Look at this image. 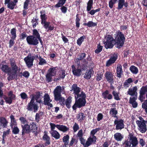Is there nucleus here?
<instances>
[{
	"mask_svg": "<svg viewBox=\"0 0 147 147\" xmlns=\"http://www.w3.org/2000/svg\"><path fill=\"white\" fill-rule=\"evenodd\" d=\"M118 113L117 110L115 108H111L109 111V114L111 115L112 117L114 118H118L116 116Z\"/></svg>",
	"mask_w": 147,
	"mask_h": 147,
	"instance_id": "37",
	"label": "nucleus"
},
{
	"mask_svg": "<svg viewBox=\"0 0 147 147\" xmlns=\"http://www.w3.org/2000/svg\"><path fill=\"white\" fill-rule=\"evenodd\" d=\"M27 42L28 44L33 46H36L39 43L37 38L34 35H29L27 36L26 38Z\"/></svg>",
	"mask_w": 147,
	"mask_h": 147,
	"instance_id": "9",
	"label": "nucleus"
},
{
	"mask_svg": "<svg viewBox=\"0 0 147 147\" xmlns=\"http://www.w3.org/2000/svg\"><path fill=\"white\" fill-rule=\"evenodd\" d=\"M146 92H147L142 87L141 88L140 91V95L138 99L141 102L144 101V99L145 98V94Z\"/></svg>",
	"mask_w": 147,
	"mask_h": 147,
	"instance_id": "26",
	"label": "nucleus"
},
{
	"mask_svg": "<svg viewBox=\"0 0 147 147\" xmlns=\"http://www.w3.org/2000/svg\"><path fill=\"white\" fill-rule=\"evenodd\" d=\"M109 92V90H106L102 93V95L104 98L108 100H111L113 99V95Z\"/></svg>",
	"mask_w": 147,
	"mask_h": 147,
	"instance_id": "27",
	"label": "nucleus"
},
{
	"mask_svg": "<svg viewBox=\"0 0 147 147\" xmlns=\"http://www.w3.org/2000/svg\"><path fill=\"white\" fill-rule=\"evenodd\" d=\"M118 54L117 53H114L110 56V57L106 62V66L109 67L112 64L114 63L117 59Z\"/></svg>",
	"mask_w": 147,
	"mask_h": 147,
	"instance_id": "12",
	"label": "nucleus"
},
{
	"mask_svg": "<svg viewBox=\"0 0 147 147\" xmlns=\"http://www.w3.org/2000/svg\"><path fill=\"white\" fill-rule=\"evenodd\" d=\"M52 100L50 99L49 95L48 94H45L44 96V104L46 105L47 103L51 102Z\"/></svg>",
	"mask_w": 147,
	"mask_h": 147,
	"instance_id": "41",
	"label": "nucleus"
},
{
	"mask_svg": "<svg viewBox=\"0 0 147 147\" xmlns=\"http://www.w3.org/2000/svg\"><path fill=\"white\" fill-rule=\"evenodd\" d=\"M136 123L140 129H146V123H147V121H141L139 120H137Z\"/></svg>",
	"mask_w": 147,
	"mask_h": 147,
	"instance_id": "31",
	"label": "nucleus"
},
{
	"mask_svg": "<svg viewBox=\"0 0 147 147\" xmlns=\"http://www.w3.org/2000/svg\"><path fill=\"white\" fill-rule=\"evenodd\" d=\"M86 95L85 93L82 91L79 96H75V101L72 107L74 110L76 111L77 108H80L85 106L86 102Z\"/></svg>",
	"mask_w": 147,
	"mask_h": 147,
	"instance_id": "3",
	"label": "nucleus"
},
{
	"mask_svg": "<svg viewBox=\"0 0 147 147\" xmlns=\"http://www.w3.org/2000/svg\"><path fill=\"white\" fill-rule=\"evenodd\" d=\"M27 34L25 32H23L20 34V38L21 40H23L25 39L27 36Z\"/></svg>",
	"mask_w": 147,
	"mask_h": 147,
	"instance_id": "57",
	"label": "nucleus"
},
{
	"mask_svg": "<svg viewBox=\"0 0 147 147\" xmlns=\"http://www.w3.org/2000/svg\"><path fill=\"white\" fill-rule=\"evenodd\" d=\"M66 0H59L57 3L55 5L54 7L56 8H59L61 7L60 9L61 12L63 13H65L67 10V7L63 6L65 3Z\"/></svg>",
	"mask_w": 147,
	"mask_h": 147,
	"instance_id": "11",
	"label": "nucleus"
},
{
	"mask_svg": "<svg viewBox=\"0 0 147 147\" xmlns=\"http://www.w3.org/2000/svg\"><path fill=\"white\" fill-rule=\"evenodd\" d=\"M83 25L85 26H87L89 27H92L96 26L97 23L92 21H89L87 23H84Z\"/></svg>",
	"mask_w": 147,
	"mask_h": 147,
	"instance_id": "42",
	"label": "nucleus"
},
{
	"mask_svg": "<svg viewBox=\"0 0 147 147\" xmlns=\"http://www.w3.org/2000/svg\"><path fill=\"white\" fill-rule=\"evenodd\" d=\"M103 76V74H101L100 73L97 74L96 76V80L97 81L100 80Z\"/></svg>",
	"mask_w": 147,
	"mask_h": 147,
	"instance_id": "62",
	"label": "nucleus"
},
{
	"mask_svg": "<svg viewBox=\"0 0 147 147\" xmlns=\"http://www.w3.org/2000/svg\"><path fill=\"white\" fill-rule=\"evenodd\" d=\"M116 71L117 74V77L119 78H121L123 71L122 69V66L121 65H120L118 66L117 67Z\"/></svg>",
	"mask_w": 147,
	"mask_h": 147,
	"instance_id": "38",
	"label": "nucleus"
},
{
	"mask_svg": "<svg viewBox=\"0 0 147 147\" xmlns=\"http://www.w3.org/2000/svg\"><path fill=\"white\" fill-rule=\"evenodd\" d=\"M20 74H22V76L26 78H28L30 76L29 73L27 71H24L22 74L21 72L20 73Z\"/></svg>",
	"mask_w": 147,
	"mask_h": 147,
	"instance_id": "60",
	"label": "nucleus"
},
{
	"mask_svg": "<svg viewBox=\"0 0 147 147\" xmlns=\"http://www.w3.org/2000/svg\"><path fill=\"white\" fill-rule=\"evenodd\" d=\"M85 38L86 36L84 35L80 37L77 40V43L78 45L79 46H80Z\"/></svg>",
	"mask_w": 147,
	"mask_h": 147,
	"instance_id": "48",
	"label": "nucleus"
},
{
	"mask_svg": "<svg viewBox=\"0 0 147 147\" xmlns=\"http://www.w3.org/2000/svg\"><path fill=\"white\" fill-rule=\"evenodd\" d=\"M69 136L68 135L64 136L63 138V142H64V146L65 145H68L69 144Z\"/></svg>",
	"mask_w": 147,
	"mask_h": 147,
	"instance_id": "45",
	"label": "nucleus"
},
{
	"mask_svg": "<svg viewBox=\"0 0 147 147\" xmlns=\"http://www.w3.org/2000/svg\"><path fill=\"white\" fill-rule=\"evenodd\" d=\"M43 115L44 113L42 112L39 111L38 113H36L35 117L36 121L38 123L40 120V117Z\"/></svg>",
	"mask_w": 147,
	"mask_h": 147,
	"instance_id": "40",
	"label": "nucleus"
},
{
	"mask_svg": "<svg viewBox=\"0 0 147 147\" xmlns=\"http://www.w3.org/2000/svg\"><path fill=\"white\" fill-rule=\"evenodd\" d=\"M105 76L107 81L109 83H113L114 82V75L112 73L107 71L105 74Z\"/></svg>",
	"mask_w": 147,
	"mask_h": 147,
	"instance_id": "19",
	"label": "nucleus"
},
{
	"mask_svg": "<svg viewBox=\"0 0 147 147\" xmlns=\"http://www.w3.org/2000/svg\"><path fill=\"white\" fill-rule=\"evenodd\" d=\"M24 60L28 68L31 67L33 65V59L24 58Z\"/></svg>",
	"mask_w": 147,
	"mask_h": 147,
	"instance_id": "34",
	"label": "nucleus"
},
{
	"mask_svg": "<svg viewBox=\"0 0 147 147\" xmlns=\"http://www.w3.org/2000/svg\"><path fill=\"white\" fill-rule=\"evenodd\" d=\"M34 96H35V99L36 100H37L39 98H40V93L39 91H38L36 92V94Z\"/></svg>",
	"mask_w": 147,
	"mask_h": 147,
	"instance_id": "63",
	"label": "nucleus"
},
{
	"mask_svg": "<svg viewBox=\"0 0 147 147\" xmlns=\"http://www.w3.org/2000/svg\"><path fill=\"white\" fill-rule=\"evenodd\" d=\"M123 121L122 119L119 120H115L114 124L116 125V129H123L124 128V124Z\"/></svg>",
	"mask_w": 147,
	"mask_h": 147,
	"instance_id": "23",
	"label": "nucleus"
},
{
	"mask_svg": "<svg viewBox=\"0 0 147 147\" xmlns=\"http://www.w3.org/2000/svg\"><path fill=\"white\" fill-rule=\"evenodd\" d=\"M115 36L114 44H115L117 48L120 49L124 44L125 40V36L122 32L119 30L116 32Z\"/></svg>",
	"mask_w": 147,
	"mask_h": 147,
	"instance_id": "4",
	"label": "nucleus"
},
{
	"mask_svg": "<svg viewBox=\"0 0 147 147\" xmlns=\"http://www.w3.org/2000/svg\"><path fill=\"white\" fill-rule=\"evenodd\" d=\"M19 119L21 121L22 129H30V126L28 124V121L26 118L21 116Z\"/></svg>",
	"mask_w": 147,
	"mask_h": 147,
	"instance_id": "17",
	"label": "nucleus"
},
{
	"mask_svg": "<svg viewBox=\"0 0 147 147\" xmlns=\"http://www.w3.org/2000/svg\"><path fill=\"white\" fill-rule=\"evenodd\" d=\"M87 64H81V66L80 65H79L80 66V69H82V70H85L87 69Z\"/></svg>",
	"mask_w": 147,
	"mask_h": 147,
	"instance_id": "61",
	"label": "nucleus"
},
{
	"mask_svg": "<svg viewBox=\"0 0 147 147\" xmlns=\"http://www.w3.org/2000/svg\"><path fill=\"white\" fill-rule=\"evenodd\" d=\"M128 140H125V147H136L138 144V142L137 138L133 136L132 133L129 134Z\"/></svg>",
	"mask_w": 147,
	"mask_h": 147,
	"instance_id": "6",
	"label": "nucleus"
},
{
	"mask_svg": "<svg viewBox=\"0 0 147 147\" xmlns=\"http://www.w3.org/2000/svg\"><path fill=\"white\" fill-rule=\"evenodd\" d=\"M93 0H89L87 3V11L88 13L92 15H94L95 13L94 9H91L93 8Z\"/></svg>",
	"mask_w": 147,
	"mask_h": 147,
	"instance_id": "15",
	"label": "nucleus"
},
{
	"mask_svg": "<svg viewBox=\"0 0 147 147\" xmlns=\"http://www.w3.org/2000/svg\"><path fill=\"white\" fill-rule=\"evenodd\" d=\"M97 139L96 137L94 135L92 136V137L90 136L88 138L87 141L85 143L86 147H88L93 143H95L96 142Z\"/></svg>",
	"mask_w": 147,
	"mask_h": 147,
	"instance_id": "21",
	"label": "nucleus"
},
{
	"mask_svg": "<svg viewBox=\"0 0 147 147\" xmlns=\"http://www.w3.org/2000/svg\"><path fill=\"white\" fill-rule=\"evenodd\" d=\"M76 26L77 28H79L80 26V19L79 18L78 14H77L76 16Z\"/></svg>",
	"mask_w": 147,
	"mask_h": 147,
	"instance_id": "53",
	"label": "nucleus"
},
{
	"mask_svg": "<svg viewBox=\"0 0 147 147\" xmlns=\"http://www.w3.org/2000/svg\"><path fill=\"white\" fill-rule=\"evenodd\" d=\"M6 119L3 117H0V125L3 128H6L8 123Z\"/></svg>",
	"mask_w": 147,
	"mask_h": 147,
	"instance_id": "32",
	"label": "nucleus"
},
{
	"mask_svg": "<svg viewBox=\"0 0 147 147\" xmlns=\"http://www.w3.org/2000/svg\"><path fill=\"white\" fill-rule=\"evenodd\" d=\"M32 34V35H34V36H35V37L37 38L40 36L39 32L36 29L33 30Z\"/></svg>",
	"mask_w": 147,
	"mask_h": 147,
	"instance_id": "58",
	"label": "nucleus"
},
{
	"mask_svg": "<svg viewBox=\"0 0 147 147\" xmlns=\"http://www.w3.org/2000/svg\"><path fill=\"white\" fill-rule=\"evenodd\" d=\"M62 91L61 87L60 86H57L53 91L54 100L57 101H59L61 106L64 107L65 105L67 108L69 109L71 107L72 102L71 97H69L65 100L64 97L62 96L61 92Z\"/></svg>",
	"mask_w": 147,
	"mask_h": 147,
	"instance_id": "1",
	"label": "nucleus"
},
{
	"mask_svg": "<svg viewBox=\"0 0 147 147\" xmlns=\"http://www.w3.org/2000/svg\"><path fill=\"white\" fill-rule=\"evenodd\" d=\"M129 70L133 74H137L138 71V68L133 65H131L130 67Z\"/></svg>",
	"mask_w": 147,
	"mask_h": 147,
	"instance_id": "43",
	"label": "nucleus"
},
{
	"mask_svg": "<svg viewBox=\"0 0 147 147\" xmlns=\"http://www.w3.org/2000/svg\"><path fill=\"white\" fill-rule=\"evenodd\" d=\"M92 69H90L87 70L86 72L85 75L84 77L86 79L89 80L90 79L91 76Z\"/></svg>",
	"mask_w": 147,
	"mask_h": 147,
	"instance_id": "44",
	"label": "nucleus"
},
{
	"mask_svg": "<svg viewBox=\"0 0 147 147\" xmlns=\"http://www.w3.org/2000/svg\"><path fill=\"white\" fill-rule=\"evenodd\" d=\"M137 96H135L130 97L129 98V103L131 104L133 108H136L138 106V104L136 100L137 99Z\"/></svg>",
	"mask_w": 147,
	"mask_h": 147,
	"instance_id": "25",
	"label": "nucleus"
},
{
	"mask_svg": "<svg viewBox=\"0 0 147 147\" xmlns=\"http://www.w3.org/2000/svg\"><path fill=\"white\" fill-rule=\"evenodd\" d=\"M10 65L11 68V72L7 77L8 81L12 80L15 79L17 80V78L19 76V73L21 71L20 67L17 65L13 58H11L10 59Z\"/></svg>",
	"mask_w": 147,
	"mask_h": 147,
	"instance_id": "2",
	"label": "nucleus"
},
{
	"mask_svg": "<svg viewBox=\"0 0 147 147\" xmlns=\"http://www.w3.org/2000/svg\"><path fill=\"white\" fill-rule=\"evenodd\" d=\"M115 139L117 141H120L123 138L120 133H117L114 135Z\"/></svg>",
	"mask_w": 147,
	"mask_h": 147,
	"instance_id": "47",
	"label": "nucleus"
},
{
	"mask_svg": "<svg viewBox=\"0 0 147 147\" xmlns=\"http://www.w3.org/2000/svg\"><path fill=\"white\" fill-rule=\"evenodd\" d=\"M11 120L10 126L11 129H18L17 127V124L16 119L13 115L10 116Z\"/></svg>",
	"mask_w": 147,
	"mask_h": 147,
	"instance_id": "20",
	"label": "nucleus"
},
{
	"mask_svg": "<svg viewBox=\"0 0 147 147\" xmlns=\"http://www.w3.org/2000/svg\"><path fill=\"white\" fill-rule=\"evenodd\" d=\"M103 115L101 113H99L98 114L97 117V120L99 121L102 120L103 118Z\"/></svg>",
	"mask_w": 147,
	"mask_h": 147,
	"instance_id": "64",
	"label": "nucleus"
},
{
	"mask_svg": "<svg viewBox=\"0 0 147 147\" xmlns=\"http://www.w3.org/2000/svg\"><path fill=\"white\" fill-rule=\"evenodd\" d=\"M54 129H51L50 131V133L52 136L56 139H57L60 138V136L59 133L57 131L53 130Z\"/></svg>",
	"mask_w": 147,
	"mask_h": 147,
	"instance_id": "35",
	"label": "nucleus"
},
{
	"mask_svg": "<svg viewBox=\"0 0 147 147\" xmlns=\"http://www.w3.org/2000/svg\"><path fill=\"white\" fill-rule=\"evenodd\" d=\"M85 117L84 113H80L79 114L77 115V118L79 121H82L84 119V118Z\"/></svg>",
	"mask_w": 147,
	"mask_h": 147,
	"instance_id": "50",
	"label": "nucleus"
},
{
	"mask_svg": "<svg viewBox=\"0 0 147 147\" xmlns=\"http://www.w3.org/2000/svg\"><path fill=\"white\" fill-rule=\"evenodd\" d=\"M16 32V30L15 28H14L11 30L10 32L11 34V39L9 40V48H11L14 44V40H16L17 37Z\"/></svg>",
	"mask_w": 147,
	"mask_h": 147,
	"instance_id": "10",
	"label": "nucleus"
},
{
	"mask_svg": "<svg viewBox=\"0 0 147 147\" xmlns=\"http://www.w3.org/2000/svg\"><path fill=\"white\" fill-rule=\"evenodd\" d=\"M77 67L74 65H71L72 71L73 75L74 76L79 77L82 74V69L79 67V65Z\"/></svg>",
	"mask_w": 147,
	"mask_h": 147,
	"instance_id": "14",
	"label": "nucleus"
},
{
	"mask_svg": "<svg viewBox=\"0 0 147 147\" xmlns=\"http://www.w3.org/2000/svg\"><path fill=\"white\" fill-rule=\"evenodd\" d=\"M65 71V69L61 68L59 71L58 78L56 79L57 80H59L61 79H64L66 76Z\"/></svg>",
	"mask_w": 147,
	"mask_h": 147,
	"instance_id": "29",
	"label": "nucleus"
},
{
	"mask_svg": "<svg viewBox=\"0 0 147 147\" xmlns=\"http://www.w3.org/2000/svg\"><path fill=\"white\" fill-rule=\"evenodd\" d=\"M38 105L35 102H30L27 105V109L28 111H32L33 110L34 112H36L38 109Z\"/></svg>",
	"mask_w": 147,
	"mask_h": 147,
	"instance_id": "13",
	"label": "nucleus"
},
{
	"mask_svg": "<svg viewBox=\"0 0 147 147\" xmlns=\"http://www.w3.org/2000/svg\"><path fill=\"white\" fill-rule=\"evenodd\" d=\"M105 41H104L103 43L105 45L106 49H111L113 48V46L115 44L114 39L110 35L108 34L105 36Z\"/></svg>",
	"mask_w": 147,
	"mask_h": 147,
	"instance_id": "7",
	"label": "nucleus"
},
{
	"mask_svg": "<svg viewBox=\"0 0 147 147\" xmlns=\"http://www.w3.org/2000/svg\"><path fill=\"white\" fill-rule=\"evenodd\" d=\"M39 62L38 63L39 65H42L47 63V62L46 60L42 58L40 56H39Z\"/></svg>",
	"mask_w": 147,
	"mask_h": 147,
	"instance_id": "51",
	"label": "nucleus"
},
{
	"mask_svg": "<svg viewBox=\"0 0 147 147\" xmlns=\"http://www.w3.org/2000/svg\"><path fill=\"white\" fill-rule=\"evenodd\" d=\"M138 89L136 86H134L132 88H130L127 91V94L131 96H137L138 93L137 92Z\"/></svg>",
	"mask_w": 147,
	"mask_h": 147,
	"instance_id": "24",
	"label": "nucleus"
},
{
	"mask_svg": "<svg viewBox=\"0 0 147 147\" xmlns=\"http://www.w3.org/2000/svg\"><path fill=\"white\" fill-rule=\"evenodd\" d=\"M102 49L103 46H101L100 43H99L97 45V49L95 50L94 51L95 53L97 54H98L102 51Z\"/></svg>",
	"mask_w": 147,
	"mask_h": 147,
	"instance_id": "52",
	"label": "nucleus"
},
{
	"mask_svg": "<svg viewBox=\"0 0 147 147\" xmlns=\"http://www.w3.org/2000/svg\"><path fill=\"white\" fill-rule=\"evenodd\" d=\"M0 69L3 72L7 74L8 76H9L11 72V68L8 65L0 64Z\"/></svg>",
	"mask_w": 147,
	"mask_h": 147,
	"instance_id": "18",
	"label": "nucleus"
},
{
	"mask_svg": "<svg viewBox=\"0 0 147 147\" xmlns=\"http://www.w3.org/2000/svg\"><path fill=\"white\" fill-rule=\"evenodd\" d=\"M86 57V54L84 53H82L79 54L78 56L77 60L78 59L77 61V65H80V61L82 60Z\"/></svg>",
	"mask_w": 147,
	"mask_h": 147,
	"instance_id": "33",
	"label": "nucleus"
},
{
	"mask_svg": "<svg viewBox=\"0 0 147 147\" xmlns=\"http://www.w3.org/2000/svg\"><path fill=\"white\" fill-rule=\"evenodd\" d=\"M57 67L50 68L48 70V73L46 75V81L49 82L52 81V76H55L57 72Z\"/></svg>",
	"mask_w": 147,
	"mask_h": 147,
	"instance_id": "8",
	"label": "nucleus"
},
{
	"mask_svg": "<svg viewBox=\"0 0 147 147\" xmlns=\"http://www.w3.org/2000/svg\"><path fill=\"white\" fill-rule=\"evenodd\" d=\"M8 95L9 97L4 95L2 89H0V98H2L3 96L6 103L10 105L12 103L13 100L16 99V96L13 94V92L12 91H10L8 93Z\"/></svg>",
	"mask_w": 147,
	"mask_h": 147,
	"instance_id": "5",
	"label": "nucleus"
},
{
	"mask_svg": "<svg viewBox=\"0 0 147 147\" xmlns=\"http://www.w3.org/2000/svg\"><path fill=\"white\" fill-rule=\"evenodd\" d=\"M71 90L74 91L75 96H78L80 95L79 93L81 91V88L78 87L76 84H74L72 86Z\"/></svg>",
	"mask_w": 147,
	"mask_h": 147,
	"instance_id": "22",
	"label": "nucleus"
},
{
	"mask_svg": "<svg viewBox=\"0 0 147 147\" xmlns=\"http://www.w3.org/2000/svg\"><path fill=\"white\" fill-rule=\"evenodd\" d=\"M112 94L114 97V99L116 100H120L119 96V93L115 91H113Z\"/></svg>",
	"mask_w": 147,
	"mask_h": 147,
	"instance_id": "49",
	"label": "nucleus"
},
{
	"mask_svg": "<svg viewBox=\"0 0 147 147\" xmlns=\"http://www.w3.org/2000/svg\"><path fill=\"white\" fill-rule=\"evenodd\" d=\"M40 18L41 19V24L43 26H47L48 24V22H47L46 20L47 19V16L45 14V10L41 11H40Z\"/></svg>",
	"mask_w": 147,
	"mask_h": 147,
	"instance_id": "16",
	"label": "nucleus"
},
{
	"mask_svg": "<svg viewBox=\"0 0 147 147\" xmlns=\"http://www.w3.org/2000/svg\"><path fill=\"white\" fill-rule=\"evenodd\" d=\"M30 1L26 0L24 2L23 8L24 9H27L28 8V6L30 3Z\"/></svg>",
	"mask_w": 147,
	"mask_h": 147,
	"instance_id": "59",
	"label": "nucleus"
},
{
	"mask_svg": "<svg viewBox=\"0 0 147 147\" xmlns=\"http://www.w3.org/2000/svg\"><path fill=\"white\" fill-rule=\"evenodd\" d=\"M43 140L45 141V146H48L51 144V140L50 137L48 136L45 135L42 136Z\"/></svg>",
	"mask_w": 147,
	"mask_h": 147,
	"instance_id": "39",
	"label": "nucleus"
},
{
	"mask_svg": "<svg viewBox=\"0 0 147 147\" xmlns=\"http://www.w3.org/2000/svg\"><path fill=\"white\" fill-rule=\"evenodd\" d=\"M49 23L47 25V26H45V25H43L44 27L46 29H48L47 30V32H49V31H52L54 30V27L53 26L50 25V22H48Z\"/></svg>",
	"mask_w": 147,
	"mask_h": 147,
	"instance_id": "46",
	"label": "nucleus"
},
{
	"mask_svg": "<svg viewBox=\"0 0 147 147\" xmlns=\"http://www.w3.org/2000/svg\"><path fill=\"white\" fill-rule=\"evenodd\" d=\"M18 0H13V1H11L9 3H6L7 4V7L11 10L13 9L15 7L18 3Z\"/></svg>",
	"mask_w": 147,
	"mask_h": 147,
	"instance_id": "30",
	"label": "nucleus"
},
{
	"mask_svg": "<svg viewBox=\"0 0 147 147\" xmlns=\"http://www.w3.org/2000/svg\"><path fill=\"white\" fill-rule=\"evenodd\" d=\"M20 96L21 98L23 99H27L28 98V97L27 94L24 92L21 93Z\"/></svg>",
	"mask_w": 147,
	"mask_h": 147,
	"instance_id": "56",
	"label": "nucleus"
},
{
	"mask_svg": "<svg viewBox=\"0 0 147 147\" xmlns=\"http://www.w3.org/2000/svg\"><path fill=\"white\" fill-rule=\"evenodd\" d=\"M50 124L51 129H55V127H56L57 129H68L66 127L63 125L58 124L55 125V124L51 123H50Z\"/></svg>",
	"mask_w": 147,
	"mask_h": 147,
	"instance_id": "36",
	"label": "nucleus"
},
{
	"mask_svg": "<svg viewBox=\"0 0 147 147\" xmlns=\"http://www.w3.org/2000/svg\"><path fill=\"white\" fill-rule=\"evenodd\" d=\"M123 5L125 7H127L128 6V3L127 2L125 3V0H119L117 9L118 10L121 9L123 8Z\"/></svg>",
	"mask_w": 147,
	"mask_h": 147,
	"instance_id": "28",
	"label": "nucleus"
},
{
	"mask_svg": "<svg viewBox=\"0 0 147 147\" xmlns=\"http://www.w3.org/2000/svg\"><path fill=\"white\" fill-rule=\"evenodd\" d=\"M117 0H110L109 2V6L111 8H112L114 5L116 3Z\"/></svg>",
	"mask_w": 147,
	"mask_h": 147,
	"instance_id": "54",
	"label": "nucleus"
},
{
	"mask_svg": "<svg viewBox=\"0 0 147 147\" xmlns=\"http://www.w3.org/2000/svg\"><path fill=\"white\" fill-rule=\"evenodd\" d=\"M142 107L145 109L146 113L147 114V99L142 103Z\"/></svg>",
	"mask_w": 147,
	"mask_h": 147,
	"instance_id": "55",
	"label": "nucleus"
}]
</instances>
